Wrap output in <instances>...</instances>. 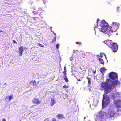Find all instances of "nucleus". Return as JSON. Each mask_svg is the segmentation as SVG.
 I'll use <instances>...</instances> for the list:
<instances>
[{"mask_svg": "<svg viewBox=\"0 0 121 121\" xmlns=\"http://www.w3.org/2000/svg\"><path fill=\"white\" fill-rule=\"evenodd\" d=\"M109 77L111 79L115 81H112L108 79L106 82H103L101 84V86L104 88V92L106 94L110 92L114 87L118 86L120 84V82L117 80L118 75L116 73L111 72L109 74Z\"/></svg>", "mask_w": 121, "mask_h": 121, "instance_id": "nucleus-1", "label": "nucleus"}, {"mask_svg": "<svg viewBox=\"0 0 121 121\" xmlns=\"http://www.w3.org/2000/svg\"><path fill=\"white\" fill-rule=\"evenodd\" d=\"M111 99H114V103L116 105L118 111L121 110V97H118L120 95L119 92L112 91L110 94Z\"/></svg>", "mask_w": 121, "mask_h": 121, "instance_id": "nucleus-2", "label": "nucleus"}, {"mask_svg": "<svg viewBox=\"0 0 121 121\" xmlns=\"http://www.w3.org/2000/svg\"><path fill=\"white\" fill-rule=\"evenodd\" d=\"M117 114L115 113L113 110H110L108 113L102 111L99 112L97 115V118L99 120H101L106 117V118H108L110 117H113L114 116H116Z\"/></svg>", "mask_w": 121, "mask_h": 121, "instance_id": "nucleus-3", "label": "nucleus"}, {"mask_svg": "<svg viewBox=\"0 0 121 121\" xmlns=\"http://www.w3.org/2000/svg\"><path fill=\"white\" fill-rule=\"evenodd\" d=\"M101 28H100V30L102 32L105 33L107 31L106 34L109 36L111 34H110L108 32L109 30H108V24L104 20H103L101 22V23L100 25Z\"/></svg>", "mask_w": 121, "mask_h": 121, "instance_id": "nucleus-4", "label": "nucleus"}, {"mask_svg": "<svg viewBox=\"0 0 121 121\" xmlns=\"http://www.w3.org/2000/svg\"><path fill=\"white\" fill-rule=\"evenodd\" d=\"M105 43L113 50V52H116L118 49V46L115 43H113L111 40H108L106 42H105Z\"/></svg>", "mask_w": 121, "mask_h": 121, "instance_id": "nucleus-5", "label": "nucleus"}, {"mask_svg": "<svg viewBox=\"0 0 121 121\" xmlns=\"http://www.w3.org/2000/svg\"><path fill=\"white\" fill-rule=\"evenodd\" d=\"M110 103V99L108 96L105 94H104L102 100V107L104 108Z\"/></svg>", "mask_w": 121, "mask_h": 121, "instance_id": "nucleus-6", "label": "nucleus"}, {"mask_svg": "<svg viewBox=\"0 0 121 121\" xmlns=\"http://www.w3.org/2000/svg\"><path fill=\"white\" fill-rule=\"evenodd\" d=\"M111 26V29L109 30V32L110 34H111L113 32H115L116 31L117 29L119 28V24L116 22H113Z\"/></svg>", "mask_w": 121, "mask_h": 121, "instance_id": "nucleus-7", "label": "nucleus"}, {"mask_svg": "<svg viewBox=\"0 0 121 121\" xmlns=\"http://www.w3.org/2000/svg\"><path fill=\"white\" fill-rule=\"evenodd\" d=\"M66 72L67 70L66 67L65 66L64 67V70L63 72V73L64 74L63 78L65 80L66 82H68L69 80L66 76Z\"/></svg>", "mask_w": 121, "mask_h": 121, "instance_id": "nucleus-8", "label": "nucleus"}, {"mask_svg": "<svg viewBox=\"0 0 121 121\" xmlns=\"http://www.w3.org/2000/svg\"><path fill=\"white\" fill-rule=\"evenodd\" d=\"M23 48V46H20L18 48L19 55L20 56H22V55L23 52L24 51Z\"/></svg>", "mask_w": 121, "mask_h": 121, "instance_id": "nucleus-9", "label": "nucleus"}, {"mask_svg": "<svg viewBox=\"0 0 121 121\" xmlns=\"http://www.w3.org/2000/svg\"><path fill=\"white\" fill-rule=\"evenodd\" d=\"M32 102L33 103L39 104L41 103V101L39 100V99L34 98L32 100Z\"/></svg>", "mask_w": 121, "mask_h": 121, "instance_id": "nucleus-10", "label": "nucleus"}, {"mask_svg": "<svg viewBox=\"0 0 121 121\" xmlns=\"http://www.w3.org/2000/svg\"><path fill=\"white\" fill-rule=\"evenodd\" d=\"M56 117L58 119H62L65 118V117L64 115L60 114H58L56 116Z\"/></svg>", "mask_w": 121, "mask_h": 121, "instance_id": "nucleus-11", "label": "nucleus"}, {"mask_svg": "<svg viewBox=\"0 0 121 121\" xmlns=\"http://www.w3.org/2000/svg\"><path fill=\"white\" fill-rule=\"evenodd\" d=\"M55 103V100L53 99L52 98H51V100L50 103V106H52Z\"/></svg>", "mask_w": 121, "mask_h": 121, "instance_id": "nucleus-12", "label": "nucleus"}, {"mask_svg": "<svg viewBox=\"0 0 121 121\" xmlns=\"http://www.w3.org/2000/svg\"><path fill=\"white\" fill-rule=\"evenodd\" d=\"M13 95H11L10 96H7L6 98H5V99H8H8L9 101L10 100H11V99H12L13 98Z\"/></svg>", "mask_w": 121, "mask_h": 121, "instance_id": "nucleus-13", "label": "nucleus"}, {"mask_svg": "<svg viewBox=\"0 0 121 121\" xmlns=\"http://www.w3.org/2000/svg\"><path fill=\"white\" fill-rule=\"evenodd\" d=\"M32 82L33 85L34 86H37L36 82L35 81V80H34L33 81H31L30 82V84Z\"/></svg>", "mask_w": 121, "mask_h": 121, "instance_id": "nucleus-14", "label": "nucleus"}, {"mask_svg": "<svg viewBox=\"0 0 121 121\" xmlns=\"http://www.w3.org/2000/svg\"><path fill=\"white\" fill-rule=\"evenodd\" d=\"M106 69L104 68H102L100 69V71L101 73L103 74V72H104Z\"/></svg>", "mask_w": 121, "mask_h": 121, "instance_id": "nucleus-15", "label": "nucleus"}, {"mask_svg": "<svg viewBox=\"0 0 121 121\" xmlns=\"http://www.w3.org/2000/svg\"><path fill=\"white\" fill-rule=\"evenodd\" d=\"M99 60L101 64H103L104 63L103 60L101 58H99Z\"/></svg>", "mask_w": 121, "mask_h": 121, "instance_id": "nucleus-16", "label": "nucleus"}, {"mask_svg": "<svg viewBox=\"0 0 121 121\" xmlns=\"http://www.w3.org/2000/svg\"><path fill=\"white\" fill-rule=\"evenodd\" d=\"M74 68L73 67L71 68L72 72V73L73 74H74L75 73V70H74Z\"/></svg>", "mask_w": 121, "mask_h": 121, "instance_id": "nucleus-17", "label": "nucleus"}, {"mask_svg": "<svg viewBox=\"0 0 121 121\" xmlns=\"http://www.w3.org/2000/svg\"><path fill=\"white\" fill-rule=\"evenodd\" d=\"M87 78L88 80V84H89V86H90V84H91V80H90L91 79H90L89 78H88V77H87Z\"/></svg>", "mask_w": 121, "mask_h": 121, "instance_id": "nucleus-18", "label": "nucleus"}, {"mask_svg": "<svg viewBox=\"0 0 121 121\" xmlns=\"http://www.w3.org/2000/svg\"><path fill=\"white\" fill-rule=\"evenodd\" d=\"M100 55L101 56V57H102L103 55H104L105 56V58H106V55L104 53H100Z\"/></svg>", "mask_w": 121, "mask_h": 121, "instance_id": "nucleus-19", "label": "nucleus"}, {"mask_svg": "<svg viewBox=\"0 0 121 121\" xmlns=\"http://www.w3.org/2000/svg\"><path fill=\"white\" fill-rule=\"evenodd\" d=\"M59 45L58 44H57L56 46V47L57 49H58L59 48Z\"/></svg>", "mask_w": 121, "mask_h": 121, "instance_id": "nucleus-20", "label": "nucleus"}, {"mask_svg": "<svg viewBox=\"0 0 121 121\" xmlns=\"http://www.w3.org/2000/svg\"><path fill=\"white\" fill-rule=\"evenodd\" d=\"M63 87L64 88H68V86L66 85H64L63 86Z\"/></svg>", "mask_w": 121, "mask_h": 121, "instance_id": "nucleus-21", "label": "nucleus"}, {"mask_svg": "<svg viewBox=\"0 0 121 121\" xmlns=\"http://www.w3.org/2000/svg\"><path fill=\"white\" fill-rule=\"evenodd\" d=\"M38 44L39 46H40L41 47H44V46L43 45H42L40 43H38Z\"/></svg>", "mask_w": 121, "mask_h": 121, "instance_id": "nucleus-22", "label": "nucleus"}, {"mask_svg": "<svg viewBox=\"0 0 121 121\" xmlns=\"http://www.w3.org/2000/svg\"><path fill=\"white\" fill-rule=\"evenodd\" d=\"M76 44H79V45H81V42H76Z\"/></svg>", "mask_w": 121, "mask_h": 121, "instance_id": "nucleus-23", "label": "nucleus"}, {"mask_svg": "<svg viewBox=\"0 0 121 121\" xmlns=\"http://www.w3.org/2000/svg\"><path fill=\"white\" fill-rule=\"evenodd\" d=\"M13 42L14 43H15L16 44H17V42L15 40H13Z\"/></svg>", "mask_w": 121, "mask_h": 121, "instance_id": "nucleus-24", "label": "nucleus"}, {"mask_svg": "<svg viewBox=\"0 0 121 121\" xmlns=\"http://www.w3.org/2000/svg\"><path fill=\"white\" fill-rule=\"evenodd\" d=\"M52 121H58L56 120L55 118H53L52 119Z\"/></svg>", "mask_w": 121, "mask_h": 121, "instance_id": "nucleus-25", "label": "nucleus"}, {"mask_svg": "<svg viewBox=\"0 0 121 121\" xmlns=\"http://www.w3.org/2000/svg\"><path fill=\"white\" fill-rule=\"evenodd\" d=\"M44 121H49V120L48 118L46 119Z\"/></svg>", "mask_w": 121, "mask_h": 121, "instance_id": "nucleus-26", "label": "nucleus"}, {"mask_svg": "<svg viewBox=\"0 0 121 121\" xmlns=\"http://www.w3.org/2000/svg\"><path fill=\"white\" fill-rule=\"evenodd\" d=\"M2 121H6V120L5 118H3L2 120Z\"/></svg>", "mask_w": 121, "mask_h": 121, "instance_id": "nucleus-27", "label": "nucleus"}, {"mask_svg": "<svg viewBox=\"0 0 121 121\" xmlns=\"http://www.w3.org/2000/svg\"><path fill=\"white\" fill-rule=\"evenodd\" d=\"M80 69H81V70H83V69H83V67H80Z\"/></svg>", "mask_w": 121, "mask_h": 121, "instance_id": "nucleus-28", "label": "nucleus"}, {"mask_svg": "<svg viewBox=\"0 0 121 121\" xmlns=\"http://www.w3.org/2000/svg\"><path fill=\"white\" fill-rule=\"evenodd\" d=\"M70 60H73V58L72 57H70Z\"/></svg>", "mask_w": 121, "mask_h": 121, "instance_id": "nucleus-29", "label": "nucleus"}, {"mask_svg": "<svg viewBox=\"0 0 121 121\" xmlns=\"http://www.w3.org/2000/svg\"><path fill=\"white\" fill-rule=\"evenodd\" d=\"M96 118H97V120H98V121H102L104 119H101V120H99L98 119H97V116H96Z\"/></svg>", "mask_w": 121, "mask_h": 121, "instance_id": "nucleus-30", "label": "nucleus"}, {"mask_svg": "<svg viewBox=\"0 0 121 121\" xmlns=\"http://www.w3.org/2000/svg\"><path fill=\"white\" fill-rule=\"evenodd\" d=\"M99 21V19H97V22H96L97 23V24H98V22H97Z\"/></svg>", "mask_w": 121, "mask_h": 121, "instance_id": "nucleus-31", "label": "nucleus"}, {"mask_svg": "<svg viewBox=\"0 0 121 121\" xmlns=\"http://www.w3.org/2000/svg\"><path fill=\"white\" fill-rule=\"evenodd\" d=\"M86 71V70H83L82 71H84V72H85Z\"/></svg>", "mask_w": 121, "mask_h": 121, "instance_id": "nucleus-32", "label": "nucleus"}, {"mask_svg": "<svg viewBox=\"0 0 121 121\" xmlns=\"http://www.w3.org/2000/svg\"><path fill=\"white\" fill-rule=\"evenodd\" d=\"M119 8V7H117V10H118V8Z\"/></svg>", "mask_w": 121, "mask_h": 121, "instance_id": "nucleus-33", "label": "nucleus"}, {"mask_svg": "<svg viewBox=\"0 0 121 121\" xmlns=\"http://www.w3.org/2000/svg\"><path fill=\"white\" fill-rule=\"evenodd\" d=\"M3 32L2 30L0 31V32Z\"/></svg>", "mask_w": 121, "mask_h": 121, "instance_id": "nucleus-34", "label": "nucleus"}, {"mask_svg": "<svg viewBox=\"0 0 121 121\" xmlns=\"http://www.w3.org/2000/svg\"><path fill=\"white\" fill-rule=\"evenodd\" d=\"M55 40L56 41V38H55Z\"/></svg>", "mask_w": 121, "mask_h": 121, "instance_id": "nucleus-35", "label": "nucleus"}, {"mask_svg": "<svg viewBox=\"0 0 121 121\" xmlns=\"http://www.w3.org/2000/svg\"><path fill=\"white\" fill-rule=\"evenodd\" d=\"M54 34L55 35H56V34L55 33H54Z\"/></svg>", "mask_w": 121, "mask_h": 121, "instance_id": "nucleus-36", "label": "nucleus"}, {"mask_svg": "<svg viewBox=\"0 0 121 121\" xmlns=\"http://www.w3.org/2000/svg\"><path fill=\"white\" fill-rule=\"evenodd\" d=\"M86 118V117H84V119H85Z\"/></svg>", "mask_w": 121, "mask_h": 121, "instance_id": "nucleus-37", "label": "nucleus"}, {"mask_svg": "<svg viewBox=\"0 0 121 121\" xmlns=\"http://www.w3.org/2000/svg\"><path fill=\"white\" fill-rule=\"evenodd\" d=\"M76 51H77V50H76Z\"/></svg>", "mask_w": 121, "mask_h": 121, "instance_id": "nucleus-38", "label": "nucleus"}]
</instances>
